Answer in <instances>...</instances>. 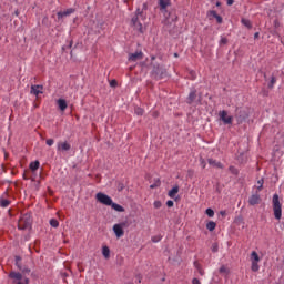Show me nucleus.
I'll list each match as a JSON object with an SVG mask.
<instances>
[{
    "mask_svg": "<svg viewBox=\"0 0 284 284\" xmlns=\"http://www.w3.org/2000/svg\"><path fill=\"white\" fill-rule=\"evenodd\" d=\"M125 190V185L123 183L118 184V192H123Z\"/></svg>",
    "mask_w": 284,
    "mask_h": 284,
    "instance_id": "58836bf2",
    "label": "nucleus"
},
{
    "mask_svg": "<svg viewBox=\"0 0 284 284\" xmlns=\"http://www.w3.org/2000/svg\"><path fill=\"white\" fill-rule=\"evenodd\" d=\"M131 21H132L134 28H139L140 32H142L143 24H141V22H139V16L133 17Z\"/></svg>",
    "mask_w": 284,
    "mask_h": 284,
    "instance_id": "dca6fc26",
    "label": "nucleus"
},
{
    "mask_svg": "<svg viewBox=\"0 0 284 284\" xmlns=\"http://www.w3.org/2000/svg\"><path fill=\"white\" fill-rule=\"evenodd\" d=\"M10 278H14V281H17L16 283H19V281H23V275H21V273H17V272H11L9 274Z\"/></svg>",
    "mask_w": 284,
    "mask_h": 284,
    "instance_id": "2eb2a0df",
    "label": "nucleus"
},
{
    "mask_svg": "<svg viewBox=\"0 0 284 284\" xmlns=\"http://www.w3.org/2000/svg\"><path fill=\"white\" fill-rule=\"evenodd\" d=\"M195 267H196V270H197L200 276H204L205 272L201 268V266L195 263Z\"/></svg>",
    "mask_w": 284,
    "mask_h": 284,
    "instance_id": "72a5a7b5",
    "label": "nucleus"
},
{
    "mask_svg": "<svg viewBox=\"0 0 284 284\" xmlns=\"http://www.w3.org/2000/svg\"><path fill=\"white\" fill-rule=\"evenodd\" d=\"M201 165H202V168H203V170H205V168H206V163H205V160H201Z\"/></svg>",
    "mask_w": 284,
    "mask_h": 284,
    "instance_id": "8fccbe9b",
    "label": "nucleus"
},
{
    "mask_svg": "<svg viewBox=\"0 0 284 284\" xmlns=\"http://www.w3.org/2000/svg\"><path fill=\"white\" fill-rule=\"evenodd\" d=\"M209 165H211L212 168H217L219 170H223V163L214 160V159H209L207 160Z\"/></svg>",
    "mask_w": 284,
    "mask_h": 284,
    "instance_id": "4468645a",
    "label": "nucleus"
},
{
    "mask_svg": "<svg viewBox=\"0 0 284 284\" xmlns=\"http://www.w3.org/2000/svg\"><path fill=\"white\" fill-rule=\"evenodd\" d=\"M14 284H30V280L24 277L23 280H21L19 282H14Z\"/></svg>",
    "mask_w": 284,
    "mask_h": 284,
    "instance_id": "f704fd0d",
    "label": "nucleus"
},
{
    "mask_svg": "<svg viewBox=\"0 0 284 284\" xmlns=\"http://www.w3.org/2000/svg\"><path fill=\"white\" fill-rule=\"evenodd\" d=\"M220 121L224 123V125H232L234 118L232 115H227V111L222 110L219 112Z\"/></svg>",
    "mask_w": 284,
    "mask_h": 284,
    "instance_id": "20e7f679",
    "label": "nucleus"
},
{
    "mask_svg": "<svg viewBox=\"0 0 284 284\" xmlns=\"http://www.w3.org/2000/svg\"><path fill=\"white\" fill-rule=\"evenodd\" d=\"M135 114H138V116H143L144 111L142 108H135Z\"/></svg>",
    "mask_w": 284,
    "mask_h": 284,
    "instance_id": "2f4dec72",
    "label": "nucleus"
},
{
    "mask_svg": "<svg viewBox=\"0 0 284 284\" xmlns=\"http://www.w3.org/2000/svg\"><path fill=\"white\" fill-rule=\"evenodd\" d=\"M248 116L246 110H240L236 114L237 123H243Z\"/></svg>",
    "mask_w": 284,
    "mask_h": 284,
    "instance_id": "6e6552de",
    "label": "nucleus"
},
{
    "mask_svg": "<svg viewBox=\"0 0 284 284\" xmlns=\"http://www.w3.org/2000/svg\"><path fill=\"white\" fill-rule=\"evenodd\" d=\"M16 14H17V17H19V12L18 11H16Z\"/></svg>",
    "mask_w": 284,
    "mask_h": 284,
    "instance_id": "13d9d810",
    "label": "nucleus"
},
{
    "mask_svg": "<svg viewBox=\"0 0 284 284\" xmlns=\"http://www.w3.org/2000/svg\"><path fill=\"white\" fill-rule=\"evenodd\" d=\"M70 14H74L73 8L67 9L65 11L58 12V19H63V17H70Z\"/></svg>",
    "mask_w": 284,
    "mask_h": 284,
    "instance_id": "9b49d317",
    "label": "nucleus"
},
{
    "mask_svg": "<svg viewBox=\"0 0 284 284\" xmlns=\"http://www.w3.org/2000/svg\"><path fill=\"white\" fill-rule=\"evenodd\" d=\"M241 22L245 26V28H248V30L252 29V21L243 18Z\"/></svg>",
    "mask_w": 284,
    "mask_h": 284,
    "instance_id": "a878e982",
    "label": "nucleus"
},
{
    "mask_svg": "<svg viewBox=\"0 0 284 284\" xmlns=\"http://www.w3.org/2000/svg\"><path fill=\"white\" fill-rule=\"evenodd\" d=\"M258 203H261V195H258V193L250 196V199H248L250 205H258Z\"/></svg>",
    "mask_w": 284,
    "mask_h": 284,
    "instance_id": "9d476101",
    "label": "nucleus"
},
{
    "mask_svg": "<svg viewBox=\"0 0 284 284\" xmlns=\"http://www.w3.org/2000/svg\"><path fill=\"white\" fill-rule=\"evenodd\" d=\"M258 261H261V256L258 255V253H256V251H253L251 253L252 272H258Z\"/></svg>",
    "mask_w": 284,
    "mask_h": 284,
    "instance_id": "39448f33",
    "label": "nucleus"
},
{
    "mask_svg": "<svg viewBox=\"0 0 284 284\" xmlns=\"http://www.w3.org/2000/svg\"><path fill=\"white\" fill-rule=\"evenodd\" d=\"M227 44V38H221L220 45H226Z\"/></svg>",
    "mask_w": 284,
    "mask_h": 284,
    "instance_id": "a19ab883",
    "label": "nucleus"
},
{
    "mask_svg": "<svg viewBox=\"0 0 284 284\" xmlns=\"http://www.w3.org/2000/svg\"><path fill=\"white\" fill-rule=\"evenodd\" d=\"M70 150H72V145H70V143H68V141L58 142V144H57L58 152H70Z\"/></svg>",
    "mask_w": 284,
    "mask_h": 284,
    "instance_id": "0eeeda50",
    "label": "nucleus"
},
{
    "mask_svg": "<svg viewBox=\"0 0 284 284\" xmlns=\"http://www.w3.org/2000/svg\"><path fill=\"white\" fill-rule=\"evenodd\" d=\"M58 103V108L59 110H61V112H65V110H68V102L64 99H59L57 101Z\"/></svg>",
    "mask_w": 284,
    "mask_h": 284,
    "instance_id": "ddd939ff",
    "label": "nucleus"
},
{
    "mask_svg": "<svg viewBox=\"0 0 284 284\" xmlns=\"http://www.w3.org/2000/svg\"><path fill=\"white\" fill-rule=\"evenodd\" d=\"M10 205V200L0 197V207H8Z\"/></svg>",
    "mask_w": 284,
    "mask_h": 284,
    "instance_id": "5701e85b",
    "label": "nucleus"
},
{
    "mask_svg": "<svg viewBox=\"0 0 284 284\" xmlns=\"http://www.w3.org/2000/svg\"><path fill=\"white\" fill-rule=\"evenodd\" d=\"M110 206L112 207V210H115V212H125V209L123 206L114 202H112Z\"/></svg>",
    "mask_w": 284,
    "mask_h": 284,
    "instance_id": "6ab92c4d",
    "label": "nucleus"
},
{
    "mask_svg": "<svg viewBox=\"0 0 284 284\" xmlns=\"http://www.w3.org/2000/svg\"><path fill=\"white\" fill-rule=\"evenodd\" d=\"M47 145H49L50 148H52V145H54V140L48 139V140H47Z\"/></svg>",
    "mask_w": 284,
    "mask_h": 284,
    "instance_id": "79ce46f5",
    "label": "nucleus"
},
{
    "mask_svg": "<svg viewBox=\"0 0 284 284\" xmlns=\"http://www.w3.org/2000/svg\"><path fill=\"white\" fill-rule=\"evenodd\" d=\"M166 205H168L169 207H174V202L171 201V200H169V201L166 202Z\"/></svg>",
    "mask_w": 284,
    "mask_h": 284,
    "instance_id": "de8ad7c7",
    "label": "nucleus"
},
{
    "mask_svg": "<svg viewBox=\"0 0 284 284\" xmlns=\"http://www.w3.org/2000/svg\"><path fill=\"white\" fill-rule=\"evenodd\" d=\"M154 74H161V67H153Z\"/></svg>",
    "mask_w": 284,
    "mask_h": 284,
    "instance_id": "4c0bfd02",
    "label": "nucleus"
},
{
    "mask_svg": "<svg viewBox=\"0 0 284 284\" xmlns=\"http://www.w3.org/2000/svg\"><path fill=\"white\" fill-rule=\"evenodd\" d=\"M160 184H161V182L158 181L155 184H151L150 189L154 190V187H159Z\"/></svg>",
    "mask_w": 284,
    "mask_h": 284,
    "instance_id": "a18cd8bd",
    "label": "nucleus"
},
{
    "mask_svg": "<svg viewBox=\"0 0 284 284\" xmlns=\"http://www.w3.org/2000/svg\"><path fill=\"white\" fill-rule=\"evenodd\" d=\"M161 235H154L153 237H152V242L153 243H159V241H161Z\"/></svg>",
    "mask_w": 284,
    "mask_h": 284,
    "instance_id": "e433bc0d",
    "label": "nucleus"
},
{
    "mask_svg": "<svg viewBox=\"0 0 284 284\" xmlns=\"http://www.w3.org/2000/svg\"><path fill=\"white\" fill-rule=\"evenodd\" d=\"M205 214H207V216H209L210 219H212V217L214 216V210H212V209H206Z\"/></svg>",
    "mask_w": 284,
    "mask_h": 284,
    "instance_id": "473e14b6",
    "label": "nucleus"
},
{
    "mask_svg": "<svg viewBox=\"0 0 284 284\" xmlns=\"http://www.w3.org/2000/svg\"><path fill=\"white\" fill-rule=\"evenodd\" d=\"M275 84H276V77H272L271 81L268 83V88L272 89V88H274Z\"/></svg>",
    "mask_w": 284,
    "mask_h": 284,
    "instance_id": "7c9ffc66",
    "label": "nucleus"
},
{
    "mask_svg": "<svg viewBox=\"0 0 284 284\" xmlns=\"http://www.w3.org/2000/svg\"><path fill=\"white\" fill-rule=\"evenodd\" d=\"M31 94H34V97H39V94H43V85H39V84L31 85Z\"/></svg>",
    "mask_w": 284,
    "mask_h": 284,
    "instance_id": "1a4fd4ad",
    "label": "nucleus"
},
{
    "mask_svg": "<svg viewBox=\"0 0 284 284\" xmlns=\"http://www.w3.org/2000/svg\"><path fill=\"white\" fill-rule=\"evenodd\" d=\"M102 254H103L104 258H110V250H103Z\"/></svg>",
    "mask_w": 284,
    "mask_h": 284,
    "instance_id": "c9c22d12",
    "label": "nucleus"
},
{
    "mask_svg": "<svg viewBox=\"0 0 284 284\" xmlns=\"http://www.w3.org/2000/svg\"><path fill=\"white\" fill-rule=\"evenodd\" d=\"M227 6H234V0H227Z\"/></svg>",
    "mask_w": 284,
    "mask_h": 284,
    "instance_id": "3c124183",
    "label": "nucleus"
},
{
    "mask_svg": "<svg viewBox=\"0 0 284 284\" xmlns=\"http://www.w3.org/2000/svg\"><path fill=\"white\" fill-rule=\"evenodd\" d=\"M40 163L39 161H34L30 163V170H32V172H36V170L39 168Z\"/></svg>",
    "mask_w": 284,
    "mask_h": 284,
    "instance_id": "bb28decb",
    "label": "nucleus"
},
{
    "mask_svg": "<svg viewBox=\"0 0 284 284\" xmlns=\"http://www.w3.org/2000/svg\"><path fill=\"white\" fill-rule=\"evenodd\" d=\"M206 230H209V232H214V230H216V224L211 221L206 224Z\"/></svg>",
    "mask_w": 284,
    "mask_h": 284,
    "instance_id": "b1692460",
    "label": "nucleus"
},
{
    "mask_svg": "<svg viewBox=\"0 0 284 284\" xmlns=\"http://www.w3.org/2000/svg\"><path fill=\"white\" fill-rule=\"evenodd\" d=\"M229 172H231V174H234V176H239V169H236L235 166H230Z\"/></svg>",
    "mask_w": 284,
    "mask_h": 284,
    "instance_id": "cd10ccee",
    "label": "nucleus"
},
{
    "mask_svg": "<svg viewBox=\"0 0 284 284\" xmlns=\"http://www.w3.org/2000/svg\"><path fill=\"white\" fill-rule=\"evenodd\" d=\"M160 10H168L170 6V0H159Z\"/></svg>",
    "mask_w": 284,
    "mask_h": 284,
    "instance_id": "a211bd4d",
    "label": "nucleus"
},
{
    "mask_svg": "<svg viewBox=\"0 0 284 284\" xmlns=\"http://www.w3.org/2000/svg\"><path fill=\"white\" fill-rule=\"evenodd\" d=\"M273 214L276 221H281V219H283V209L278 194L273 195Z\"/></svg>",
    "mask_w": 284,
    "mask_h": 284,
    "instance_id": "f03ea898",
    "label": "nucleus"
},
{
    "mask_svg": "<svg viewBox=\"0 0 284 284\" xmlns=\"http://www.w3.org/2000/svg\"><path fill=\"white\" fill-rule=\"evenodd\" d=\"M254 39H258V32L254 34Z\"/></svg>",
    "mask_w": 284,
    "mask_h": 284,
    "instance_id": "864d4df0",
    "label": "nucleus"
},
{
    "mask_svg": "<svg viewBox=\"0 0 284 284\" xmlns=\"http://www.w3.org/2000/svg\"><path fill=\"white\" fill-rule=\"evenodd\" d=\"M192 284H201V281H199V278H193Z\"/></svg>",
    "mask_w": 284,
    "mask_h": 284,
    "instance_id": "09e8293b",
    "label": "nucleus"
},
{
    "mask_svg": "<svg viewBox=\"0 0 284 284\" xmlns=\"http://www.w3.org/2000/svg\"><path fill=\"white\" fill-rule=\"evenodd\" d=\"M151 59H152V61H154V59H156V58H155V57H152Z\"/></svg>",
    "mask_w": 284,
    "mask_h": 284,
    "instance_id": "bf43d9fd",
    "label": "nucleus"
},
{
    "mask_svg": "<svg viewBox=\"0 0 284 284\" xmlns=\"http://www.w3.org/2000/svg\"><path fill=\"white\" fill-rule=\"evenodd\" d=\"M18 230H23L24 232H30L32 230V216L26 213L18 221Z\"/></svg>",
    "mask_w": 284,
    "mask_h": 284,
    "instance_id": "f257e3e1",
    "label": "nucleus"
},
{
    "mask_svg": "<svg viewBox=\"0 0 284 284\" xmlns=\"http://www.w3.org/2000/svg\"><path fill=\"white\" fill-rule=\"evenodd\" d=\"M194 101H196V90L191 91L187 97L189 105H192V103H194Z\"/></svg>",
    "mask_w": 284,
    "mask_h": 284,
    "instance_id": "f3484780",
    "label": "nucleus"
},
{
    "mask_svg": "<svg viewBox=\"0 0 284 284\" xmlns=\"http://www.w3.org/2000/svg\"><path fill=\"white\" fill-rule=\"evenodd\" d=\"M125 227V223H119L113 225V232L116 236V239H121L125 232L123 229Z\"/></svg>",
    "mask_w": 284,
    "mask_h": 284,
    "instance_id": "423d86ee",
    "label": "nucleus"
},
{
    "mask_svg": "<svg viewBox=\"0 0 284 284\" xmlns=\"http://www.w3.org/2000/svg\"><path fill=\"white\" fill-rule=\"evenodd\" d=\"M179 194V186H174L171 191H169L170 199H174Z\"/></svg>",
    "mask_w": 284,
    "mask_h": 284,
    "instance_id": "412c9836",
    "label": "nucleus"
},
{
    "mask_svg": "<svg viewBox=\"0 0 284 284\" xmlns=\"http://www.w3.org/2000/svg\"><path fill=\"white\" fill-rule=\"evenodd\" d=\"M219 6H221V2H216V7L219 8Z\"/></svg>",
    "mask_w": 284,
    "mask_h": 284,
    "instance_id": "6e6d98bb",
    "label": "nucleus"
},
{
    "mask_svg": "<svg viewBox=\"0 0 284 284\" xmlns=\"http://www.w3.org/2000/svg\"><path fill=\"white\" fill-rule=\"evenodd\" d=\"M220 274H224V276H227V274H230V268L225 265H222L220 267Z\"/></svg>",
    "mask_w": 284,
    "mask_h": 284,
    "instance_id": "393cba45",
    "label": "nucleus"
},
{
    "mask_svg": "<svg viewBox=\"0 0 284 284\" xmlns=\"http://www.w3.org/2000/svg\"><path fill=\"white\" fill-rule=\"evenodd\" d=\"M263 183H265L263 179L257 181V185H256L257 192H261V190H263Z\"/></svg>",
    "mask_w": 284,
    "mask_h": 284,
    "instance_id": "c756f323",
    "label": "nucleus"
},
{
    "mask_svg": "<svg viewBox=\"0 0 284 284\" xmlns=\"http://www.w3.org/2000/svg\"><path fill=\"white\" fill-rule=\"evenodd\" d=\"M174 57H175V58H179V53H174Z\"/></svg>",
    "mask_w": 284,
    "mask_h": 284,
    "instance_id": "4d7b16f0",
    "label": "nucleus"
},
{
    "mask_svg": "<svg viewBox=\"0 0 284 284\" xmlns=\"http://www.w3.org/2000/svg\"><path fill=\"white\" fill-rule=\"evenodd\" d=\"M141 14H143V11H141V9H136L135 17H141Z\"/></svg>",
    "mask_w": 284,
    "mask_h": 284,
    "instance_id": "49530a36",
    "label": "nucleus"
},
{
    "mask_svg": "<svg viewBox=\"0 0 284 284\" xmlns=\"http://www.w3.org/2000/svg\"><path fill=\"white\" fill-rule=\"evenodd\" d=\"M102 250H109V247L108 246H103Z\"/></svg>",
    "mask_w": 284,
    "mask_h": 284,
    "instance_id": "5fc2aeb1",
    "label": "nucleus"
},
{
    "mask_svg": "<svg viewBox=\"0 0 284 284\" xmlns=\"http://www.w3.org/2000/svg\"><path fill=\"white\" fill-rule=\"evenodd\" d=\"M49 223H50L51 227H59V220H57V219H51L49 221Z\"/></svg>",
    "mask_w": 284,
    "mask_h": 284,
    "instance_id": "c85d7f7f",
    "label": "nucleus"
},
{
    "mask_svg": "<svg viewBox=\"0 0 284 284\" xmlns=\"http://www.w3.org/2000/svg\"><path fill=\"white\" fill-rule=\"evenodd\" d=\"M153 205H154L155 210H159V209H161L162 203H161V201H155L153 203Z\"/></svg>",
    "mask_w": 284,
    "mask_h": 284,
    "instance_id": "ea45409f",
    "label": "nucleus"
},
{
    "mask_svg": "<svg viewBox=\"0 0 284 284\" xmlns=\"http://www.w3.org/2000/svg\"><path fill=\"white\" fill-rule=\"evenodd\" d=\"M116 85H118L116 80H111L110 87H111V88H116Z\"/></svg>",
    "mask_w": 284,
    "mask_h": 284,
    "instance_id": "c03bdc74",
    "label": "nucleus"
},
{
    "mask_svg": "<svg viewBox=\"0 0 284 284\" xmlns=\"http://www.w3.org/2000/svg\"><path fill=\"white\" fill-rule=\"evenodd\" d=\"M95 199L102 205L111 206L113 203L112 197H110L108 194L102 193V192L97 193Z\"/></svg>",
    "mask_w": 284,
    "mask_h": 284,
    "instance_id": "7ed1b4c3",
    "label": "nucleus"
},
{
    "mask_svg": "<svg viewBox=\"0 0 284 284\" xmlns=\"http://www.w3.org/2000/svg\"><path fill=\"white\" fill-rule=\"evenodd\" d=\"M217 16H219V13H216V11H214V10H210L206 13V17H207V19H210V21H212V19H216Z\"/></svg>",
    "mask_w": 284,
    "mask_h": 284,
    "instance_id": "4be33fe9",
    "label": "nucleus"
},
{
    "mask_svg": "<svg viewBox=\"0 0 284 284\" xmlns=\"http://www.w3.org/2000/svg\"><path fill=\"white\" fill-rule=\"evenodd\" d=\"M16 265L19 270H22V272H30V270H23V267H21V256L19 255L16 256Z\"/></svg>",
    "mask_w": 284,
    "mask_h": 284,
    "instance_id": "aec40b11",
    "label": "nucleus"
},
{
    "mask_svg": "<svg viewBox=\"0 0 284 284\" xmlns=\"http://www.w3.org/2000/svg\"><path fill=\"white\" fill-rule=\"evenodd\" d=\"M142 10H148V3H143Z\"/></svg>",
    "mask_w": 284,
    "mask_h": 284,
    "instance_id": "603ef678",
    "label": "nucleus"
},
{
    "mask_svg": "<svg viewBox=\"0 0 284 284\" xmlns=\"http://www.w3.org/2000/svg\"><path fill=\"white\" fill-rule=\"evenodd\" d=\"M143 59V52L139 51L129 55V61H141Z\"/></svg>",
    "mask_w": 284,
    "mask_h": 284,
    "instance_id": "f8f14e48",
    "label": "nucleus"
},
{
    "mask_svg": "<svg viewBox=\"0 0 284 284\" xmlns=\"http://www.w3.org/2000/svg\"><path fill=\"white\" fill-rule=\"evenodd\" d=\"M215 20L217 21V23H223V18L221 16H215Z\"/></svg>",
    "mask_w": 284,
    "mask_h": 284,
    "instance_id": "37998d69",
    "label": "nucleus"
}]
</instances>
